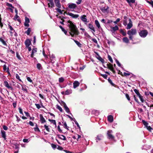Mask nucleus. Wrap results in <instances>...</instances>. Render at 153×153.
Returning <instances> with one entry per match:
<instances>
[{"label":"nucleus","instance_id":"obj_1","mask_svg":"<svg viewBox=\"0 0 153 153\" xmlns=\"http://www.w3.org/2000/svg\"><path fill=\"white\" fill-rule=\"evenodd\" d=\"M68 22L69 23L68 26L70 31L69 32L70 35L72 37H74L75 35H78L79 33L76 26L70 20L68 21Z\"/></svg>","mask_w":153,"mask_h":153},{"label":"nucleus","instance_id":"obj_2","mask_svg":"<svg viewBox=\"0 0 153 153\" xmlns=\"http://www.w3.org/2000/svg\"><path fill=\"white\" fill-rule=\"evenodd\" d=\"M112 132V131L111 130H109L108 131L107 133V138L111 140H114V137L111 134Z\"/></svg>","mask_w":153,"mask_h":153},{"label":"nucleus","instance_id":"obj_3","mask_svg":"<svg viewBox=\"0 0 153 153\" xmlns=\"http://www.w3.org/2000/svg\"><path fill=\"white\" fill-rule=\"evenodd\" d=\"M148 34V32L146 30H143L139 32V35L142 37H146Z\"/></svg>","mask_w":153,"mask_h":153},{"label":"nucleus","instance_id":"obj_4","mask_svg":"<svg viewBox=\"0 0 153 153\" xmlns=\"http://www.w3.org/2000/svg\"><path fill=\"white\" fill-rule=\"evenodd\" d=\"M137 33L136 29H132L130 30H128L127 33L129 36H130L136 35Z\"/></svg>","mask_w":153,"mask_h":153},{"label":"nucleus","instance_id":"obj_5","mask_svg":"<svg viewBox=\"0 0 153 153\" xmlns=\"http://www.w3.org/2000/svg\"><path fill=\"white\" fill-rule=\"evenodd\" d=\"M107 66L108 68L113 73H115V71L114 70V68L113 67V65L112 64L109 62H108V63L107 64Z\"/></svg>","mask_w":153,"mask_h":153},{"label":"nucleus","instance_id":"obj_6","mask_svg":"<svg viewBox=\"0 0 153 153\" xmlns=\"http://www.w3.org/2000/svg\"><path fill=\"white\" fill-rule=\"evenodd\" d=\"M68 8L74 10L77 7L76 4L74 3L68 4Z\"/></svg>","mask_w":153,"mask_h":153},{"label":"nucleus","instance_id":"obj_7","mask_svg":"<svg viewBox=\"0 0 153 153\" xmlns=\"http://www.w3.org/2000/svg\"><path fill=\"white\" fill-rule=\"evenodd\" d=\"M95 53L97 56V57H96L102 63V64H103L105 62V60H104V59H103L97 53L95 52Z\"/></svg>","mask_w":153,"mask_h":153},{"label":"nucleus","instance_id":"obj_8","mask_svg":"<svg viewBox=\"0 0 153 153\" xmlns=\"http://www.w3.org/2000/svg\"><path fill=\"white\" fill-rule=\"evenodd\" d=\"M25 21L24 24V25L26 27H28L29 26V25L28 24L30 22V20L29 19L27 16L25 17Z\"/></svg>","mask_w":153,"mask_h":153},{"label":"nucleus","instance_id":"obj_9","mask_svg":"<svg viewBox=\"0 0 153 153\" xmlns=\"http://www.w3.org/2000/svg\"><path fill=\"white\" fill-rule=\"evenodd\" d=\"M48 1L49 2V3L48 4V6L49 7H51V8H53L54 7L53 0H48Z\"/></svg>","mask_w":153,"mask_h":153},{"label":"nucleus","instance_id":"obj_10","mask_svg":"<svg viewBox=\"0 0 153 153\" xmlns=\"http://www.w3.org/2000/svg\"><path fill=\"white\" fill-rule=\"evenodd\" d=\"M26 47H28L31 44V41L29 39H27L25 42Z\"/></svg>","mask_w":153,"mask_h":153},{"label":"nucleus","instance_id":"obj_11","mask_svg":"<svg viewBox=\"0 0 153 153\" xmlns=\"http://www.w3.org/2000/svg\"><path fill=\"white\" fill-rule=\"evenodd\" d=\"M129 22L128 23L126 29L128 30L130 29L133 26L132 22L131 19H129Z\"/></svg>","mask_w":153,"mask_h":153},{"label":"nucleus","instance_id":"obj_12","mask_svg":"<svg viewBox=\"0 0 153 153\" xmlns=\"http://www.w3.org/2000/svg\"><path fill=\"white\" fill-rule=\"evenodd\" d=\"M67 14L72 17L73 18L76 19L79 16V15L78 14H74L73 13L69 12H68Z\"/></svg>","mask_w":153,"mask_h":153},{"label":"nucleus","instance_id":"obj_13","mask_svg":"<svg viewBox=\"0 0 153 153\" xmlns=\"http://www.w3.org/2000/svg\"><path fill=\"white\" fill-rule=\"evenodd\" d=\"M54 1L56 6L59 8H60L61 7V4L59 0H54Z\"/></svg>","mask_w":153,"mask_h":153},{"label":"nucleus","instance_id":"obj_14","mask_svg":"<svg viewBox=\"0 0 153 153\" xmlns=\"http://www.w3.org/2000/svg\"><path fill=\"white\" fill-rule=\"evenodd\" d=\"M108 7L107 6H105L104 7L100 8V9L102 12L105 13V12L107 11V10L108 9Z\"/></svg>","mask_w":153,"mask_h":153},{"label":"nucleus","instance_id":"obj_15","mask_svg":"<svg viewBox=\"0 0 153 153\" xmlns=\"http://www.w3.org/2000/svg\"><path fill=\"white\" fill-rule=\"evenodd\" d=\"M73 88H75L79 86L80 84L79 82L77 81H75L73 83Z\"/></svg>","mask_w":153,"mask_h":153},{"label":"nucleus","instance_id":"obj_16","mask_svg":"<svg viewBox=\"0 0 153 153\" xmlns=\"http://www.w3.org/2000/svg\"><path fill=\"white\" fill-rule=\"evenodd\" d=\"M86 16L85 15L82 16L80 17V19L83 22H87V19L86 18Z\"/></svg>","mask_w":153,"mask_h":153},{"label":"nucleus","instance_id":"obj_17","mask_svg":"<svg viewBox=\"0 0 153 153\" xmlns=\"http://www.w3.org/2000/svg\"><path fill=\"white\" fill-rule=\"evenodd\" d=\"M37 48H33L32 51V53L30 55V56L32 58H33V56L34 53L37 51Z\"/></svg>","mask_w":153,"mask_h":153},{"label":"nucleus","instance_id":"obj_18","mask_svg":"<svg viewBox=\"0 0 153 153\" xmlns=\"http://www.w3.org/2000/svg\"><path fill=\"white\" fill-rule=\"evenodd\" d=\"M108 82L112 86H114V87L115 88H118V86L114 83H113L111 80L110 78H108Z\"/></svg>","mask_w":153,"mask_h":153},{"label":"nucleus","instance_id":"obj_19","mask_svg":"<svg viewBox=\"0 0 153 153\" xmlns=\"http://www.w3.org/2000/svg\"><path fill=\"white\" fill-rule=\"evenodd\" d=\"M108 120L110 123H112L113 121V117L111 115H109L108 116Z\"/></svg>","mask_w":153,"mask_h":153},{"label":"nucleus","instance_id":"obj_20","mask_svg":"<svg viewBox=\"0 0 153 153\" xmlns=\"http://www.w3.org/2000/svg\"><path fill=\"white\" fill-rule=\"evenodd\" d=\"M39 117L40 121L42 123H43L46 122V120H45L42 114H40L39 115Z\"/></svg>","mask_w":153,"mask_h":153},{"label":"nucleus","instance_id":"obj_21","mask_svg":"<svg viewBox=\"0 0 153 153\" xmlns=\"http://www.w3.org/2000/svg\"><path fill=\"white\" fill-rule=\"evenodd\" d=\"M57 136L61 140H66L65 136L63 135L58 134L57 135Z\"/></svg>","mask_w":153,"mask_h":153},{"label":"nucleus","instance_id":"obj_22","mask_svg":"<svg viewBox=\"0 0 153 153\" xmlns=\"http://www.w3.org/2000/svg\"><path fill=\"white\" fill-rule=\"evenodd\" d=\"M103 136L102 134L98 135L96 137V142H98L97 140H100L103 138Z\"/></svg>","mask_w":153,"mask_h":153},{"label":"nucleus","instance_id":"obj_23","mask_svg":"<svg viewBox=\"0 0 153 153\" xmlns=\"http://www.w3.org/2000/svg\"><path fill=\"white\" fill-rule=\"evenodd\" d=\"M1 132L2 134V137L4 138V140H6V138L5 132L4 130H1Z\"/></svg>","mask_w":153,"mask_h":153},{"label":"nucleus","instance_id":"obj_24","mask_svg":"<svg viewBox=\"0 0 153 153\" xmlns=\"http://www.w3.org/2000/svg\"><path fill=\"white\" fill-rule=\"evenodd\" d=\"M72 39H73L74 41L76 43V44L77 45L79 48H81L82 47V44L78 41L75 40L74 39L71 38Z\"/></svg>","mask_w":153,"mask_h":153},{"label":"nucleus","instance_id":"obj_25","mask_svg":"<svg viewBox=\"0 0 153 153\" xmlns=\"http://www.w3.org/2000/svg\"><path fill=\"white\" fill-rule=\"evenodd\" d=\"M19 18V17L18 15V14H16V15H15V17L13 18V19L15 20V21L17 20L19 22L21 23V20H20V19Z\"/></svg>","mask_w":153,"mask_h":153},{"label":"nucleus","instance_id":"obj_26","mask_svg":"<svg viewBox=\"0 0 153 153\" xmlns=\"http://www.w3.org/2000/svg\"><path fill=\"white\" fill-rule=\"evenodd\" d=\"M124 30H125L126 31V30L125 29H120V33L122 34V35L124 36H126V31H124Z\"/></svg>","mask_w":153,"mask_h":153},{"label":"nucleus","instance_id":"obj_27","mask_svg":"<svg viewBox=\"0 0 153 153\" xmlns=\"http://www.w3.org/2000/svg\"><path fill=\"white\" fill-rule=\"evenodd\" d=\"M95 23L97 27L99 29H100V28H102L98 21L97 20H96L95 21Z\"/></svg>","mask_w":153,"mask_h":153},{"label":"nucleus","instance_id":"obj_28","mask_svg":"<svg viewBox=\"0 0 153 153\" xmlns=\"http://www.w3.org/2000/svg\"><path fill=\"white\" fill-rule=\"evenodd\" d=\"M4 85L5 87L8 88H11L12 89V88L9 85V84L8 82L6 81L4 82Z\"/></svg>","mask_w":153,"mask_h":153},{"label":"nucleus","instance_id":"obj_29","mask_svg":"<svg viewBox=\"0 0 153 153\" xmlns=\"http://www.w3.org/2000/svg\"><path fill=\"white\" fill-rule=\"evenodd\" d=\"M88 26L89 28L91 30H92L94 32H95V30L93 25L91 24H88Z\"/></svg>","mask_w":153,"mask_h":153},{"label":"nucleus","instance_id":"obj_30","mask_svg":"<svg viewBox=\"0 0 153 153\" xmlns=\"http://www.w3.org/2000/svg\"><path fill=\"white\" fill-rule=\"evenodd\" d=\"M123 42L125 43H129V40L128 38L126 37L123 38Z\"/></svg>","mask_w":153,"mask_h":153},{"label":"nucleus","instance_id":"obj_31","mask_svg":"<svg viewBox=\"0 0 153 153\" xmlns=\"http://www.w3.org/2000/svg\"><path fill=\"white\" fill-rule=\"evenodd\" d=\"M13 144L15 146V149L16 150H19V145L17 143H14Z\"/></svg>","mask_w":153,"mask_h":153},{"label":"nucleus","instance_id":"obj_32","mask_svg":"<svg viewBox=\"0 0 153 153\" xmlns=\"http://www.w3.org/2000/svg\"><path fill=\"white\" fill-rule=\"evenodd\" d=\"M112 30L114 32H115L116 30H118L119 29V27L117 25H116L114 27H111Z\"/></svg>","mask_w":153,"mask_h":153},{"label":"nucleus","instance_id":"obj_33","mask_svg":"<svg viewBox=\"0 0 153 153\" xmlns=\"http://www.w3.org/2000/svg\"><path fill=\"white\" fill-rule=\"evenodd\" d=\"M59 27L62 30V31L64 32L65 34L67 35V31L65 30L61 25L59 26Z\"/></svg>","mask_w":153,"mask_h":153},{"label":"nucleus","instance_id":"obj_34","mask_svg":"<svg viewBox=\"0 0 153 153\" xmlns=\"http://www.w3.org/2000/svg\"><path fill=\"white\" fill-rule=\"evenodd\" d=\"M31 32V28H28L27 30L25 32L27 35H29Z\"/></svg>","mask_w":153,"mask_h":153},{"label":"nucleus","instance_id":"obj_35","mask_svg":"<svg viewBox=\"0 0 153 153\" xmlns=\"http://www.w3.org/2000/svg\"><path fill=\"white\" fill-rule=\"evenodd\" d=\"M0 42H2V44L4 45H7V44L5 41L1 38H0Z\"/></svg>","mask_w":153,"mask_h":153},{"label":"nucleus","instance_id":"obj_36","mask_svg":"<svg viewBox=\"0 0 153 153\" xmlns=\"http://www.w3.org/2000/svg\"><path fill=\"white\" fill-rule=\"evenodd\" d=\"M134 91L135 92V93L137 95V96H139L140 95V93L139 92V90H138L135 89H134Z\"/></svg>","mask_w":153,"mask_h":153},{"label":"nucleus","instance_id":"obj_37","mask_svg":"<svg viewBox=\"0 0 153 153\" xmlns=\"http://www.w3.org/2000/svg\"><path fill=\"white\" fill-rule=\"evenodd\" d=\"M64 109L67 113H69L70 112V111L68 108L67 106V105L65 106L64 107Z\"/></svg>","mask_w":153,"mask_h":153},{"label":"nucleus","instance_id":"obj_38","mask_svg":"<svg viewBox=\"0 0 153 153\" xmlns=\"http://www.w3.org/2000/svg\"><path fill=\"white\" fill-rule=\"evenodd\" d=\"M142 122L146 127L148 126L149 124L146 121L144 120H142Z\"/></svg>","mask_w":153,"mask_h":153},{"label":"nucleus","instance_id":"obj_39","mask_svg":"<svg viewBox=\"0 0 153 153\" xmlns=\"http://www.w3.org/2000/svg\"><path fill=\"white\" fill-rule=\"evenodd\" d=\"M36 67L39 70L41 69V68H42L41 65L39 63H38L37 64Z\"/></svg>","mask_w":153,"mask_h":153},{"label":"nucleus","instance_id":"obj_40","mask_svg":"<svg viewBox=\"0 0 153 153\" xmlns=\"http://www.w3.org/2000/svg\"><path fill=\"white\" fill-rule=\"evenodd\" d=\"M127 2L128 3H134L135 2V0H126Z\"/></svg>","mask_w":153,"mask_h":153},{"label":"nucleus","instance_id":"obj_41","mask_svg":"<svg viewBox=\"0 0 153 153\" xmlns=\"http://www.w3.org/2000/svg\"><path fill=\"white\" fill-rule=\"evenodd\" d=\"M44 127L46 130L48 132H50V128L48 127V126H47L46 125H45L44 126Z\"/></svg>","mask_w":153,"mask_h":153},{"label":"nucleus","instance_id":"obj_42","mask_svg":"<svg viewBox=\"0 0 153 153\" xmlns=\"http://www.w3.org/2000/svg\"><path fill=\"white\" fill-rule=\"evenodd\" d=\"M6 3V5L9 7H12V8H14V7L12 5L8 2H7Z\"/></svg>","mask_w":153,"mask_h":153},{"label":"nucleus","instance_id":"obj_43","mask_svg":"<svg viewBox=\"0 0 153 153\" xmlns=\"http://www.w3.org/2000/svg\"><path fill=\"white\" fill-rule=\"evenodd\" d=\"M63 125H64V128H65L67 129V130H69V129H68L69 127L67 126V124L66 122H65L64 123Z\"/></svg>","mask_w":153,"mask_h":153},{"label":"nucleus","instance_id":"obj_44","mask_svg":"<svg viewBox=\"0 0 153 153\" xmlns=\"http://www.w3.org/2000/svg\"><path fill=\"white\" fill-rule=\"evenodd\" d=\"M48 121L50 122L51 123H53V124H56V121L54 120H51L50 119H48Z\"/></svg>","mask_w":153,"mask_h":153},{"label":"nucleus","instance_id":"obj_45","mask_svg":"<svg viewBox=\"0 0 153 153\" xmlns=\"http://www.w3.org/2000/svg\"><path fill=\"white\" fill-rule=\"evenodd\" d=\"M71 93V91L69 90H67L65 92V95H69Z\"/></svg>","mask_w":153,"mask_h":153},{"label":"nucleus","instance_id":"obj_46","mask_svg":"<svg viewBox=\"0 0 153 153\" xmlns=\"http://www.w3.org/2000/svg\"><path fill=\"white\" fill-rule=\"evenodd\" d=\"M64 80V78L62 77H61L59 78V82L62 83L63 82Z\"/></svg>","mask_w":153,"mask_h":153},{"label":"nucleus","instance_id":"obj_47","mask_svg":"<svg viewBox=\"0 0 153 153\" xmlns=\"http://www.w3.org/2000/svg\"><path fill=\"white\" fill-rule=\"evenodd\" d=\"M56 108L59 109L61 112H62L63 111V110L62 108L59 105H57Z\"/></svg>","mask_w":153,"mask_h":153},{"label":"nucleus","instance_id":"obj_48","mask_svg":"<svg viewBox=\"0 0 153 153\" xmlns=\"http://www.w3.org/2000/svg\"><path fill=\"white\" fill-rule=\"evenodd\" d=\"M108 60H109V61L111 63L113 62V59L111 56H110L109 55H108Z\"/></svg>","mask_w":153,"mask_h":153},{"label":"nucleus","instance_id":"obj_49","mask_svg":"<svg viewBox=\"0 0 153 153\" xmlns=\"http://www.w3.org/2000/svg\"><path fill=\"white\" fill-rule=\"evenodd\" d=\"M59 8H56L55 9L56 10L57 12L61 14H62V11L61 10V9H59Z\"/></svg>","mask_w":153,"mask_h":153},{"label":"nucleus","instance_id":"obj_50","mask_svg":"<svg viewBox=\"0 0 153 153\" xmlns=\"http://www.w3.org/2000/svg\"><path fill=\"white\" fill-rule=\"evenodd\" d=\"M146 128H147V129L150 131H151L153 129L150 126H146Z\"/></svg>","mask_w":153,"mask_h":153},{"label":"nucleus","instance_id":"obj_51","mask_svg":"<svg viewBox=\"0 0 153 153\" xmlns=\"http://www.w3.org/2000/svg\"><path fill=\"white\" fill-rule=\"evenodd\" d=\"M51 146L52 148L54 149H56V148L57 146L56 145L53 144V143H52L51 144Z\"/></svg>","mask_w":153,"mask_h":153},{"label":"nucleus","instance_id":"obj_52","mask_svg":"<svg viewBox=\"0 0 153 153\" xmlns=\"http://www.w3.org/2000/svg\"><path fill=\"white\" fill-rule=\"evenodd\" d=\"M147 2L150 4L152 6V7L153 8V1L151 0L150 1H147Z\"/></svg>","mask_w":153,"mask_h":153},{"label":"nucleus","instance_id":"obj_53","mask_svg":"<svg viewBox=\"0 0 153 153\" xmlns=\"http://www.w3.org/2000/svg\"><path fill=\"white\" fill-rule=\"evenodd\" d=\"M8 27L10 30L11 31H13V32H15V30L13 29L12 27L10 25H8Z\"/></svg>","mask_w":153,"mask_h":153},{"label":"nucleus","instance_id":"obj_54","mask_svg":"<svg viewBox=\"0 0 153 153\" xmlns=\"http://www.w3.org/2000/svg\"><path fill=\"white\" fill-rule=\"evenodd\" d=\"M139 97L140 99V101H141L142 102H144V100L143 99V97L141 95L138 96Z\"/></svg>","mask_w":153,"mask_h":153},{"label":"nucleus","instance_id":"obj_55","mask_svg":"<svg viewBox=\"0 0 153 153\" xmlns=\"http://www.w3.org/2000/svg\"><path fill=\"white\" fill-rule=\"evenodd\" d=\"M106 21H107V22L106 23V24H110L112 22V21L111 20H109L108 19H106Z\"/></svg>","mask_w":153,"mask_h":153},{"label":"nucleus","instance_id":"obj_56","mask_svg":"<svg viewBox=\"0 0 153 153\" xmlns=\"http://www.w3.org/2000/svg\"><path fill=\"white\" fill-rule=\"evenodd\" d=\"M115 61L118 66H119L120 67L121 66V65L119 62V61L116 59H115Z\"/></svg>","mask_w":153,"mask_h":153},{"label":"nucleus","instance_id":"obj_57","mask_svg":"<svg viewBox=\"0 0 153 153\" xmlns=\"http://www.w3.org/2000/svg\"><path fill=\"white\" fill-rule=\"evenodd\" d=\"M34 131H36L40 132V131L38 127H36L34 128Z\"/></svg>","mask_w":153,"mask_h":153},{"label":"nucleus","instance_id":"obj_58","mask_svg":"<svg viewBox=\"0 0 153 153\" xmlns=\"http://www.w3.org/2000/svg\"><path fill=\"white\" fill-rule=\"evenodd\" d=\"M101 76L105 79H107V75L106 74H101Z\"/></svg>","mask_w":153,"mask_h":153},{"label":"nucleus","instance_id":"obj_59","mask_svg":"<svg viewBox=\"0 0 153 153\" xmlns=\"http://www.w3.org/2000/svg\"><path fill=\"white\" fill-rule=\"evenodd\" d=\"M16 57L19 60H21V58L20 56V55H19V53L18 52H16Z\"/></svg>","mask_w":153,"mask_h":153},{"label":"nucleus","instance_id":"obj_60","mask_svg":"<svg viewBox=\"0 0 153 153\" xmlns=\"http://www.w3.org/2000/svg\"><path fill=\"white\" fill-rule=\"evenodd\" d=\"M16 79H19V81H22L20 79V78L19 76V75H18V74H16Z\"/></svg>","mask_w":153,"mask_h":153},{"label":"nucleus","instance_id":"obj_61","mask_svg":"<svg viewBox=\"0 0 153 153\" xmlns=\"http://www.w3.org/2000/svg\"><path fill=\"white\" fill-rule=\"evenodd\" d=\"M125 95H126V98H127V100H128L130 101V98L129 97L128 94H126Z\"/></svg>","mask_w":153,"mask_h":153},{"label":"nucleus","instance_id":"obj_62","mask_svg":"<svg viewBox=\"0 0 153 153\" xmlns=\"http://www.w3.org/2000/svg\"><path fill=\"white\" fill-rule=\"evenodd\" d=\"M57 129L58 131L60 133H62V130L60 129L59 126H57Z\"/></svg>","mask_w":153,"mask_h":153},{"label":"nucleus","instance_id":"obj_63","mask_svg":"<svg viewBox=\"0 0 153 153\" xmlns=\"http://www.w3.org/2000/svg\"><path fill=\"white\" fill-rule=\"evenodd\" d=\"M57 149L59 150H62L63 149V148L62 147L59 146H58Z\"/></svg>","mask_w":153,"mask_h":153},{"label":"nucleus","instance_id":"obj_64","mask_svg":"<svg viewBox=\"0 0 153 153\" xmlns=\"http://www.w3.org/2000/svg\"><path fill=\"white\" fill-rule=\"evenodd\" d=\"M120 20V19L119 18H117L116 21H114V23L115 24H117V22H119Z\"/></svg>","mask_w":153,"mask_h":153}]
</instances>
